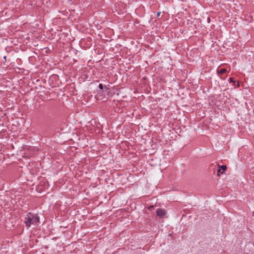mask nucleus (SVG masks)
<instances>
[{
  "label": "nucleus",
  "mask_w": 254,
  "mask_h": 254,
  "mask_svg": "<svg viewBox=\"0 0 254 254\" xmlns=\"http://www.w3.org/2000/svg\"><path fill=\"white\" fill-rule=\"evenodd\" d=\"M39 222V218L36 215L33 214L29 213L27 215L26 218L25 224L26 226L29 227L32 224L34 225H37Z\"/></svg>",
  "instance_id": "1"
},
{
  "label": "nucleus",
  "mask_w": 254,
  "mask_h": 254,
  "mask_svg": "<svg viewBox=\"0 0 254 254\" xmlns=\"http://www.w3.org/2000/svg\"><path fill=\"white\" fill-rule=\"evenodd\" d=\"M157 215L160 217L164 218L166 216V212L164 209H158L156 211Z\"/></svg>",
  "instance_id": "2"
},
{
  "label": "nucleus",
  "mask_w": 254,
  "mask_h": 254,
  "mask_svg": "<svg viewBox=\"0 0 254 254\" xmlns=\"http://www.w3.org/2000/svg\"><path fill=\"white\" fill-rule=\"evenodd\" d=\"M227 167L225 165H222L219 169H218V175L222 174L226 170Z\"/></svg>",
  "instance_id": "3"
},
{
  "label": "nucleus",
  "mask_w": 254,
  "mask_h": 254,
  "mask_svg": "<svg viewBox=\"0 0 254 254\" xmlns=\"http://www.w3.org/2000/svg\"><path fill=\"white\" fill-rule=\"evenodd\" d=\"M226 69L225 68H222V69H217V72L218 73V75H221V74H222L224 73H225L226 72Z\"/></svg>",
  "instance_id": "4"
},
{
  "label": "nucleus",
  "mask_w": 254,
  "mask_h": 254,
  "mask_svg": "<svg viewBox=\"0 0 254 254\" xmlns=\"http://www.w3.org/2000/svg\"><path fill=\"white\" fill-rule=\"evenodd\" d=\"M230 82H232V83H235V80L234 78H230Z\"/></svg>",
  "instance_id": "5"
},
{
  "label": "nucleus",
  "mask_w": 254,
  "mask_h": 254,
  "mask_svg": "<svg viewBox=\"0 0 254 254\" xmlns=\"http://www.w3.org/2000/svg\"><path fill=\"white\" fill-rule=\"evenodd\" d=\"M99 88L100 89L102 90V89H103V85L101 83L99 84Z\"/></svg>",
  "instance_id": "6"
},
{
  "label": "nucleus",
  "mask_w": 254,
  "mask_h": 254,
  "mask_svg": "<svg viewBox=\"0 0 254 254\" xmlns=\"http://www.w3.org/2000/svg\"><path fill=\"white\" fill-rule=\"evenodd\" d=\"M160 13H161V12H158L157 13V16H158V17H159V15H160Z\"/></svg>",
  "instance_id": "7"
}]
</instances>
